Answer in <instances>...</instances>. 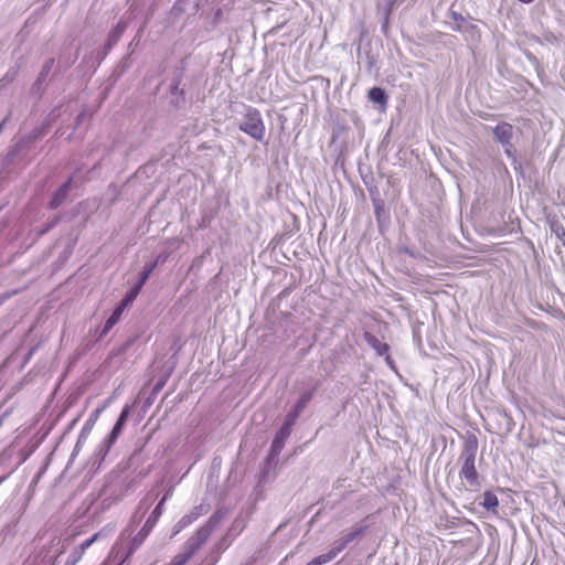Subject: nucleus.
<instances>
[{"instance_id": "obj_1", "label": "nucleus", "mask_w": 565, "mask_h": 565, "mask_svg": "<svg viewBox=\"0 0 565 565\" xmlns=\"http://www.w3.org/2000/svg\"><path fill=\"white\" fill-rule=\"evenodd\" d=\"M239 129L250 138L263 141L266 135V127L260 111L257 108L248 107L244 114Z\"/></svg>"}, {"instance_id": "obj_2", "label": "nucleus", "mask_w": 565, "mask_h": 565, "mask_svg": "<svg viewBox=\"0 0 565 565\" xmlns=\"http://www.w3.org/2000/svg\"><path fill=\"white\" fill-rule=\"evenodd\" d=\"M478 443L477 439L469 440L465 445L463 449V462L460 469V478L467 480L470 486L478 483V471L476 468V455H477Z\"/></svg>"}, {"instance_id": "obj_3", "label": "nucleus", "mask_w": 565, "mask_h": 565, "mask_svg": "<svg viewBox=\"0 0 565 565\" xmlns=\"http://www.w3.org/2000/svg\"><path fill=\"white\" fill-rule=\"evenodd\" d=\"M202 542L199 539H190L184 546V551L173 557L170 565H185L190 558L199 551Z\"/></svg>"}, {"instance_id": "obj_4", "label": "nucleus", "mask_w": 565, "mask_h": 565, "mask_svg": "<svg viewBox=\"0 0 565 565\" xmlns=\"http://www.w3.org/2000/svg\"><path fill=\"white\" fill-rule=\"evenodd\" d=\"M351 539L352 537H349L339 545L333 546L328 553L315 557L307 565H324L331 562L345 547V545L350 542Z\"/></svg>"}, {"instance_id": "obj_5", "label": "nucleus", "mask_w": 565, "mask_h": 565, "mask_svg": "<svg viewBox=\"0 0 565 565\" xmlns=\"http://www.w3.org/2000/svg\"><path fill=\"white\" fill-rule=\"evenodd\" d=\"M73 183V177L68 178L66 182H64L53 194L52 200L50 201L51 209H57L67 198L68 192L71 190Z\"/></svg>"}, {"instance_id": "obj_6", "label": "nucleus", "mask_w": 565, "mask_h": 565, "mask_svg": "<svg viewBox=\"0 0 565 565\" xmlns=\"http://www.w3.org/2000/svg\"><path fill=\"white\" fill-rule=\"evenodd\" d=\"M493 134L502 145H511L513 126L509 122H501L495 126Z\"/></svg>"}, {"instance_id": "obj_7", "label": "nucleus", "mask_w": 565, "mask_h": 565, "mask_svg": "<svg viewBox=\"0 0 565 565\" xmlns=\"http://www.w3.org/2000/svg\"><path fill=\"white\" fill-rule=\"evenodd\" d=\"M129 413H130V406L126 405L122 408V411H121V413H120L116 424L114 425V427H113V429L110 431V435H109L110 443L116 441V439L121 434L124 425H125L126 420L128 419Z\"/></svg>"}, {"instance_id": "obj_8", "label": "nucleus", "mask_w": 565, "mask_h": 565, "mask_svg": "<svg viewBox=\"0 0 565 565\" xmlns=\"http://www.w3.org/2000/svg\"><path fill=\"white\" fill-rule=\"evenodd\" d=\"M364 340L367 344L375 350L379 355H385L390 351V345L385 342L380 341L374 334L364 332Z\"/></svg>"}, {"instance_id": "obj_9", "label": "nucleus", "mask_w": 565, "mask_h": 565, "mask_svg": "<svg viewBox=\"0 0 565 565\" xmlns=\"http://www.w3.org/2000/svg\"><path fill=\"white\" fill-rule=\"evenodd\" d=\"M481 505L488 511L497 513V509L499 507V499L493 492L486 491L483 493V501L481 502Z\"/></svg>"}, {"instance_id": "obj_10", "label": "nucleus", "mask_w": 565, "mask_h": 565, "mask_svg": "<svg viewBox=\"0 0 565 565\" xmlns=\"http://www.w3.org/2000/svg\"><path fill=\"white\" fill-rule=\"evenodd\" d=\"M367 97L371 102L380 105L387 104V95L381 87H373L369 90Z\"/></svg>"}, {"instance_id": "obj_11", "label": "nucleus", "mask_w": 565, "mask_h": 565, "mask_svg": "<svg viewBox=\"0 0 565 565\" xmlns=\"http://www.w3.org/2000/svg\"><path fill=\"white\" fill-rule=\"evenodd\" d=\"M108 404L105 403L92 412L88 419L85 423L86 429H92L100 417V414L107 408Z\"/></svg>"}, {"instance_id": "obj_12", "label": "nucleus", "mask_w": 565, "mask_h": 565, "mask_svg": "<svg viewBox=\"0 0 565 565\" xmlns=\"http://www.w3.org/2000/svg\"><path fill=\"white\" fill-rule=\"evenodd\" d=\"M315 388L303 392L296 404L294 405L297 411L302 412L313 396Z\"/></svg>"}, {"instance_id": "obj_13", "label": "nucleus", "mask_w": 565, "mask_h": 565, "mask_svg": "<svg viewBox=\"0 0 565 565\" xmlns=\"http://www.w3.org/2000/svg\"><path fill=\"white\" fill-rule=\"evenodd\" d=\"M290 429L282 426L276 435V438L273 443L274 448L282 447L284 440L289 436Z\"/></svg>"}, {"instance_id": "obj_14", "label": "nucleus", "mask_w": 565, "mask_h": 565, "mask_svg": "<svg viewBox=\"0 0 565 565\" xmlns=\"http://www.w3.org/2000/svg\"><path fill=\"white\" fill-rule=\"evenodd\" d=\"M300 413H301L300 411H297V408L292 407L288 412V414L286 415L284 426L290 429L291 426L296 423V420L299 417Z\"/></svg>"}, {"instance_id": "obj_15", "label": "nucleus", "mask_w": 565, "mask_h": 565, "mask_svg": "<svg viewBox=\"0 0 565 565\" xmlns=\"http://www.w3.org/2000/svg\"><path fill=\"white\" fill-rule=\"evenodd\" d=\"M120 318H121V316L119 315V312H116L114 310L111 316L105 322V326L103 329V334H106L107 332H109V330L120 320Z\"/></svg>"}, {"instance_id": "obj_16", "label": "nucleus", "mask_w": 565, "mask_h": 565, "mask_svg": "<svg viewBox=\"0 0 565 565\" xmlns=\"http://www.w3.org/2000/svg\"><path fill=\"white\" fill-rule=\"evenodd\" d=\"M98 537H99V533H95L92 537H89V539L85 540L83 543H81L76 550L79 551L82 554H84L85 551L90 545H93L97 541Z\"/></svg>"}, {"instance_id": "obj_17", "label": "nucleus", "mask_w": 565, "mask_h": 565, "mask_svg": "<svg viewBox=\"0 0 565 565\" xmlns=\"http://www.w3.org/2000/svg\"><path fill=\"white\" fill-rule=\"evenodd\" d=\"M156 267V264L145 268V270L141 273L140 275V278H139V281L138 284L136 285V287H138L139 289H141V287L143 286V284L147 281V279L149 278L151 271L153 270V268Z\"/></svg>"}, {"instance_id": "obj_18", "label": "nucleus", "mask_w": 565, "mask_h": 565, "mask_svg": "<svg viewBox=\"0 0 565 565\" xmlns=\"http://www.w3.org/2000/svg\"><path fill=\"white\" fill-rule=\"evenodd\" d=\"M139 290H140V289H139L138 287H136V286H135V287L129 291V294H128V295L122 299V301H124L127 306H129V305H130V303L136 299V297L138 296Z\"/></svg>"}, {"instance_id": "obj_19", "label": "nucleus", "mask_w": 565, "mask_h": 565, "mask_svg": "<svg viewBox=\"0 0 565 565\" xmlns=\"http://www.w3.org/2000/svg\"><path fill=\"white\" fill-rule=\"evenodd\" d=\"M387 1V13H386V17H385V21H384V24H383V30L386 31L387 29V25H388V15H390V12L393 8V6L395 4V2L397 0H386Z\"/></svg>"}, {"instance_id": "obj_20", "label": "nucleus", "mask_w": 565, "mask_h": 565, "mask_svg": "<svg viewBox=\"0 0 565 565\" xmlns=\"http://www.w3.org/2000/svg\"><path fill=\"white\" fill-rule=\"evenodd\" d=\"M84 554H82L79 551L75 550L70 556L68 558L71 561H73V564H77L82 557H83Z\"/></svg>"}, {"instance_id": "obj_21", "label": "nucleus", "mask_w": 565, "mask_h": 565, "mask_svg": "<svg viewBox=\"0 0 565 565\" xmlns=\"http://www.w3.org/2000/svg\"><path fill=\"white\" fill-rule=\"evenodd\" d=\"M164 500H166V498H163V499L159 502V504L154 508V510L152 511V514H151V515H152V516H154L156 519H157L158 516H160V515H161V513H162V505H163V503H164Z\"/></svg>"}, {"instance_id": "obj_22", "label": "nucleus", "mask_w": 565, "mask_h": 565, "mask_svg": "<svg viewBox=\"0 0 565 565\" xmlns=\"http://www.w3.org/2000/svg\"><path fill=\"white\" fill-rule=\"evenodd\" d=\"M18 294V290H13V291H10V292H7V294H3L0 296V306L7 301L9 298H11L12 296L17 295Z\"/></svg>"}, {"instance_id": "obj_23", "label": "nucleus", "mask_w": 565, "mask_h": 565, "mask_svg": "<svg viewBox=\"0 0 565 565\" xmlns=\"http://www.w3.org/2000/svg\"><path fill=\"white\" fill-rule=\"evenodd\" d=\"M127 307L128 306L121 300L120 303L116 307L115 311L119 312V315L121 316Z\"/></svg>"}, {"instance_id": "obj_24", "label": "nucleus", "mask_w": 565, "mask_h": 565, "mask_svg": "<svg viewBox=\"0 0 565 565\" xmlns=\"http://www.w3.org/2000/svg\"><path fill=\"white\" fill-rule=\"evenodd\" d=\"M454 20H455L456 22H462V21H463V18H462L460 14L454 13Z\"/></svg>"}, {"instance_id": "obj_25", "label": "nucleus", "mask_w": 565, "mask_h": 565, "mask_svg": "<svg viewBox=\"0 0 565 565\" xmlns=\"http://www.w3.org/2000/svg\"><path fill=\"white\" fill-rule=\"evenodd\" d=\"M65 565H76V564H73V561H71L70 558H67Z\"/></svg>"}]
</instances>
